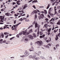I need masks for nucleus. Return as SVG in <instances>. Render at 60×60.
I'll return each mask as SVG.
<instances>
[{"label":"nucleus","mask_w":60,"mask_h":60,"mask_svg":"<svg viewBox=\"0 0 60 60\" xmlns=\"http://www.w3.org/2000/svg\"><path fill=\"white\" fill-rule=\"evenodd\" d=\"M0 19H1V20L0 21L1 22H4V21L3 20H4L5 21L6 20L7 18H6L4 19V17L2 16H0Z\"/></svg>","instance_id":"obj_1"},{"label":"nucleus","mask_w":60,"mask_h":60,"mask_svg":"<svg viewBox=\"0 0 60 60\" xmlns=\"http://www.w3.org/2000/svg\"><path fill=\"white\" fill-rule=\"evenodd\" d=\"M36 43L38 44V45H39V46H40L42 45V41H37L36 42Z\"/></svg>","instance_id":"obj_2"},{"label":"nucleus","mask_w":60,"mask_h":60,"mask_svg":"<svg viewBox=\"0 0 60 60\" xmlns=\"http://www.w3.org/2000/svg\"><path fill=\"white\" fill-rule=\"evenodd\" d=\"M21 24V22H20L17 25L16 24L15 25H14L13 26H14V30H15V31H16V30H17V29H16V28H17V26H18L19 25V24Z\"/></svg>","instance_id":"obj_3"},{"label":"nucleus","mask_w":60,"mask_h":60,"mask_svg":"<svg viewBox=\"0 0 60 60\" xmlns=\"http://www.w3.org/2000/svg\"><path fill=\"white\" fill-rule=\"evenodd\" d=\"M22 34L23 35H25V36H26L28 34H29V33L28 32L26 33V31L25 30L24 31H23L22 32Z\"/></svg>","instance_id":"obj_4"},{"label":"nucleus","mask_w":60,"mask_h":60,"mask_svg":"<svg viewBox=\"0 0 60 60\" xmlns=\"http://www.w3.org/2000/svg\"><path fill=\"white\" fill-rule=\"evenodd\" d=\"M44 16L43 14H41L38 17L39 19V20L41 19H43V17Z\"/></svg>","instance_id":"obj_5"},{"label":"nucleus","mask_w":60,"mask_h":60,"mask_svg":"<svg viewBox=\"0 0 60 60\" xmlns=\"http://www.w3.org/2000/svg\"><path fill=\"white\" fill-rule=\"evenodd\" d=\"M40 26V25L38 24L37 23H35V28H37V27H38V28H39Z\"/></svg>","instance_id":"obj_6"},{"label":"nucleus","mask_w":60,"mask_h":60,"mask_svg":"<svg viewBox=\"0 0 60 60\" xmlns=\"http://www.w3.org/2000/svg\"><path fill=\"white\" fill-rule=\"evenodd\" d=\"M29 50L30 51H33L34 50V49L33 47H31V48L29 49Z\"/></svg>","instance_id":"obj_7"},{"label":"nucleus","mask_w":60,"mask_h":60,"mask_svg":"<svg viewBox=\"0 0 60 60\" xmlns=\"http://www.w3.org/2000/svg\"><path fill=\"white\" fill-rule=\"evenodd\" d=\"M28 37H29L30 38V39H31V40H32V39H33V36H32V35H28Z\"/></svg>","instance_id":"obj_8"},{"label":"nucleus","mask_w":60,"mask_h":60,"mask_svg":"<svg viewBox=\"0 0 60 60\" xmlns=\"http://www.w3.org/2000/svg\"><path fill=\"white\" fill-rule=\"evenodd\" d=\"M24 55H27V56H28L29 55V54H30L29 53H28L27 52V51L26 52H25L24 53Z\"/></svg>","instance_id":"obj_9"},{"label":"nucleus","mask_w":60,"mask_h":60,"mask_svg":"<svg viewBox=\"0 0 60 60\" xmlns=\"http://www.w3.org/2000/svg\"><path fill=\"white\" fill-rule=\"evenodd\" d=\"M28 6L27 4H25L24 5L23 8V9H26L27 8Z\"/></svg>","instance_id":"obj_10"},{"label":"nucleus","mask_w":60,"mask_h":60,"mask_svg":"<svg viewBox=\"0 0 60 60\" xmlns=\"http://www.w3.org/2000/svg\"><path fill=\"white\" fill-rule=\"evenodd\" d=\"M20 1L19 0H18L16 2V4L18 5H19L20 4V3H19Z\"/></svg>","instance_id":"obj_11"},{"label":"nucleus","mask_w":60,"mask_h":60,"mask_svg":"<svg viewBox=\"0 0 60 60\" xmlns=\"http://www.w3.org/2000/svg\"><path fill=\"white\" fill-rule=\"evenodd\" d=\"M45 36V35L43 34V35L40 36V38H42V37H44Z\"/></svg>","instance_id":"obj_12"},{"label":"nucleus","mask_w":60,"mask_h":60,"mask_svg":"<svg viewBox=\"0 0 60 60\" xmlns=\"http://www.w3.org/2000/svg\"><path fill=\"white\" fill-rule=\"evenodd\" d=\"M33 34L34 37H35V38H36V35L34 33H33Z\"/></svg>","instance_id":"obj_13"},{"label":"nucleus","mask_w":60,"mask_h":60,"mask_svg":"<svg viewBox=\"0 0 60 60\" xmlns=\"http://www.w3.org/2000/svg\"><path fill=\"white\" fill-rule=\"evenodd\" d=\"M58 30V29H55L54 30V33H56L57 32V30Z\"/></svg>","instance_id":"obj_14"},{"label":"nucleus","mask_w":60,"mask_h":60,"mask_svg":"<svg viewBox=\"0 0 60 60\" xmlns=\"http://www.w3.org/2000/svg\"><path fill=\"white\" fill-rule=\"evenodd\" d=\"M29 32L30 33H33V30L32 29H31L29 31Z\"/></svg>","instance_id":"obj_15"},{"label":"nucleus","mask_w":60,"mask_h":60,"mask_svg":"<svg viewBox=\"0 0 60 60\" xmlns=\"http://www.w3.org/2000/svg\"><path fill=\"white\" fill-rule=\"evenodd\" d=\"M5 15L7 16H9V12H8L5 13Z\"/></svg>","instance_id":"obj_16"},{"label":"nucleus","mask_w":60,"mask_h":60,"mask_svg":"<svg viewBox=\"0 0 60 60\" xmlns=\"http://www.w3.org/2000/svg\"><path fill=\"white\" fill-rule=\"evenodd\" d=\"M57 25H60V20L58 21V22L57 23Z\"/></svg>","instance_id":"obj_17"},{"label":"nucleus","mask_w":60,"mask_h":60,"mask_svg":"<svg viewBox=\"0 0 60 60\" xmlns=\"http://www.w3.org/2000/svg\"><path fill=\"white\" fill-rule=\"evenodd\" d=\"M37 36H39V31L38 30V32L37 34Z\"/></svg>","instance_id":"obj_18"},{"label":"nucleus","mask_w":60,"mask_h":60,"mask_svg":"<svg viewBox=\"0 0 60 60\" xmlns=\"http://www.w3.org/2000/svg\"><path fill=\"white\" fill-rule=\"evenodd\" d=\"M58 39V37L57 36H56V38H55V40L56 41H57Z\"/></svg>","instance_id":"obj_19"},{"label":"nucleus","mask_w":60,"mask_h":60,"mask_svg":"<svg viewBox=\"0 0 60 60\" xmlns=\"http://www.w3.org/2000/svg\"><path fill=\"white\" fill-rule=\"evenodd\" d=\"M40 57L41 58H42V59H46V58H45V57H43V56H40Z\"/></svg>","instance_id":"obj_20"},{"label":"nucleus","mask_w":60,"mask_h":60,"mask_svg":"<svg viewBox=\"0 0 60 60\" xmlns=\"http://www.w3.org/2000/svg\"><path fill=\"white\" fill-rule=\"evenodd\" d=\"M34 2L36 3L37 2H38V1H37V0H34L32 2V3H33Z\"/></svg>","instance_id":"obj_21"},{"label":"nucleus","mask_w":60,"mask_h":60,"mask_svg":"<svg viewBox=\"0 0 60 60\" xmlns=\"http://www.w3.org/2000/svg\"><path fill=\"white\" fill-rule=\"evenodd\" d=\"M1 36L2 38H4V34H3V33H1Z\"/></svg>","instance_id":"obj_22"},{"label":"nucleus","mask_w":60,"mask_h":60,"mask_svg":"<svg viewBox=\"0 0 60 60\" xmlns=\"http://www.w3.org/2000/svg\"><path fill=\"white\" fill-rule=\"evenodd\" d=\"M35 57H36V55H34L32 56V58H33V59Z\"/></svg>","instance_id":"obj_23"},{"label":"nucleus","mask_w":60,"mask_h":60,"mask_svg":"<svg viewBox=\"0 0 60 60\" xmlns=\"http://www.w3.org/2000/svg\"><path fill=\"white\" fill-rule=\"evenodd\" d=\"M56 10H55V13L54 14V15H55V14H57V12L56 11Z\"/></svg>","instance_id":"obj_24"},{"label":"nucleus","mask_w":60,"mask_h":60,"mask_svg":"<svg viewBox=\"0 0 60 60\" xmlns=\"http://www.w3.org/2000/svg\"><path fill=\"white\" fill-rule=\"evenodd\" d=\"M47 25V24H45L44 25V27H48Z\"/></svg>","instance_id":"obj_25"},{"label":"nucleus","mask_w":60,"mask_h":60,"mask_svg":"<svg viewBox=\"0 0 60 60\" xmlns=\"http://www.w3.org/2000/svg\"><path fill=\"white\" fill-rule=\"evenodd\" d=\"M32 57H33V56L32 55H30L29 56V58H32Z\"/></svg>","instance_id":"obj_26"},{"label":"nucleus","mask_w":60,"mask_h":60,"mask_svg":"<svg viewBox=\"0 0 60 60\" xmlns=\"http://www.w3.org/2000/svg\"><path fill=\"white\" fill-rule=\"evenodd\" d=\"M45 20L46 21V22H48V20H49V19L47 18H46L45 19Z\"/></svg>","instance_id":"obj_27"},{"label":"nucleus","mask_w":60,"mask_h":60,"mask_svg":"<svg viewBox=\"0 0 60 60\" xmlns=\"http://www.w3.org/2000/svg\"><path fill=\"white\" fill-rule=\"evenodd\" d=\"M51 30V28H49L48 30V32H50Z\"/></svg>","instance_id":"obj_28"},{"label":"nucleus","mask_w":60,"mask_h":60,"mask_svg":"<svg viewBox=\"0 0 60 60\" xmlns=\"http://www.w3.org/2000/svg\"><path fill=\"white\" fill-rule=\"evenodd\" d=\"M25 41H28V39H27V38H25Z\"/></svg>","instance_id":"obj_29"},{"label":"nucleus","mask_w":60,"mask_h":60,"mask_svg":"<svg viewBox=\"0 0 60 60\" xmlns=\"http://www.w3.org/2000/svg\"><path fill=\"white\" fill-rule=\"evenodd\" d=\"M40 35H42V34H43V33L42 32L40 31Z\"/></svg>","instance_id":"obj_30"},{"label":"nucleus","mask_w":60,"mask_h":60,"mask_svg":"<svg viewBox=\"0 0 60 60\" xmlns=\"http://www.w3.org/2000/svg\"><path fill=\"white\" fill-rule=\"evenodd\" d=\"M4 34L5 35H7V34H9V33L7 32H4Z\"/></svg>","instance_id":"obj_31"},{"label":"nucleus","mask_w":60,"mask_h":60,"mask_svg":"<svg viewBox=\"0 0 60 60\" xmlns=\"http://www.w3.org/2000/svg\"><path fill=\"white\" fill-rule=\"evenodd\" d=\"M34 13H37V12L36 10H34Z\"/></svg>","instance_id":"obj_32"},{"label":"nucleus","mask_w":60,"mask_h":60,"mask_svg":"<svg viewBox=\"0 0 60 60\" xmlns=\"http://www.w3.org/2000/svg\"><path fill=\"white\" fill-rule=\"evenodd\" d=\"M44 12L45 13V14H47V11L45 10H44Z\"/></svg>","instance_id":"obj_33"},{"label":"nucleus","mask_w":60,"mask_h":60,"mask_svg":"<svg viewBox=\"0 0 60 60\" xmlns=\"http://www.w3.org/2000/svg\"><path fill=\"white\" fill-rule=\"evenodd\" d=\"M49 4L48 5V7H47V8H46V9H49Z\"/></svg>","instance_id":"obj_34"},{"label":"nucleus","mask_w":60,"mask_h":60,"mask_svg":"<svg viewBox=\"0 0 60 60\" xmlns=\"http://www.w3.org/2000/svg\"><path fill=\"white\" fill-rule=\"evenodd\" d=\"M23 20H24V19H22V18H21L20 19H19V20L20 21H22Z\"/></svg>","instance_id":"obj_35"},{"label":"nucleus","mask_w":60,"mask_h":60,"mask_svg":"<svg viewBox=\"0 0 60 60\" xmlns=\"http://www.w3.org/2000/svg\"><path fill=\"white\" fill-rule=\"evenodd\" d=\"M15 37H13L12 38H10V40H12V39H13V38H14Z\"/></svg>","instance_id":"obj_36"},{"label":"nucleus","mask_w":60,"mask_h":60,"mask_svg":"<svg viewBox=\"0 0 60 60\" xmlns=\"http://www.w3.org/2000/svg\"><path fill=\"white\" fill-rule=\"evenodd\" d=\"M16 37L17 38H19V34H17L16 35Z\"/></svg>","instance_id":"obj_37"},{"label":"nucleus","mask_w":60,"mask_h":60,"mask_svg":"<svg viewBox=\"0 0 60 60\" xmlns=\"http://www.w3.org/2000/svg\"><path fill=\"white\" fill-rule=\"evenodd\" d=\"M6 41V40H4L2 41V42L3 43H5Z\"/></svg>","instance_id":"obj_38"},{"label":"nucleus","mask_w":60,"mask_h":60,"mask_svg":"<svg viewBox=\"0 0 60 60\" xmlns=\"http://www.w3.org/2000/svg\"><path fill=\"white\" fill-rule=\"evenodd\" d=\"M8 36H9V35H8L7 36H5L6 37L5 38L6 39H7V37H8Z\"/></svg>","instance_id":"obj_39"},{"label":"nucleus","mask_w":60,"mask_h":60,"mask_svg":"<svg viewBox=\"0 0 60 60\" xmlns=\"http://www.w3.org/2000/svg\"><path fill=\"white\" fill-rule=\"evenodd\" d=\"M59 45L58 44L56 45V47H59Z\"/></svg>","instance_id":"obj_40"},{"label":"nucleus","mask_w":60,"mask_h":60,"mask_svg":"<svg viewBox=\"0 0 60 60\" xmlns=\"http://www.w3.org/2000/svg\"><path fill=\"white\" fill-rule=\"evenodd\" d=\"M58 36L60 37V33H59V34H58Z\"/></svg>","instance_id":"obj_41"},{"label":"nucleus","mask_w":60,"mask_h":60,"mask_svg":"<svg viewBox=\"0 0 60 60\" xmlns=\"http://www.w3.org/2000/svg\"><path fill=\"white\" fill-rule=\"evenodd\" d=\"M3 41V40L2 39H1L0 40V42H2Z\"/></svg>","instance_id":"obj_42"},{"label":"nucleus","mask_w":60,"mask_h":60,"mask_svg":"<svg viewBox=\"0 0 60 60\" xmlns=\"http://www.w3.org/2000/svg\"><path fill=\"white\" fill-rule=\"evenodd\" d=\"M33 0H30L29 1L28 3H30V2H31L32 1H33Z\"/></svg>","instance_id":"obj_43"},{"label":"nucleus","mask_w":60,"mask_h":60,"mask_svg":"<svg viewBox=\"0 0 60 60\" xmlns=\"http://www.w3.org/2000/svg\"><path fill=\"white\" fill-rule=\"evenodd\" d=\"M47 16L48 18H50L51 17H50V16L49 15H47Z\"/></svg>","instance_id":"obj_44"},{"label":"nucleus","mask_w":60,"mask_h":60,"mask_svg":"<svg viewBox=\"0 0 60 60\" xmlns=\"http://www.w3.org/2000/svg\"><path fill=\"white\" fill-rule=\"evenodd\" d=\"M14 24H16V20H15L14 22Z\"/></svg>","instance_id":"obj_45"},{"label":"nucleus","mask_w":60,"mask_h":60,"mask_svg":"<svg viewBox=\"0 0 60 60\" xmlns=\"http://www.w3.org/2000/svg\"><path fill=\"white\" fill-rule=\"evenodd\" d=\"M38 53L39 54H41V51H38Z\"/></svg>","instance_id":"obj_46"},{"label":"nucleus","mask_w":60,"mask_h":60,"mask_svg":"<svg viewBox=\"0 0 60 60\" xmlns=\"http://www.w3.org/2000/svg\"><path fill=\"white\" fill-rule=\"evenodd\" d=\"M46 48H49V47L48 45H46Z\"/></svg>","instance_id":"obj_47"},{"label":"nucleus","mask_w":60,"mask_h":60,"mask_svg":"<svg viewBox=\"0 0 60 60\" xmlns=\"http://www.w3.org/2000/svg\"><path fill=\"white\" fill-rule=\"evenodd\" d=\"M22 32H21L20 33H19V35H22Z\"/></svg>","instance_id":"obj_48"},{"label":"nucleus","mask_w":60,"mask_h":60,"mask_svg":"<svg viewBox=\"0 0 60 60\" xmlns=\"http://www.w3.org/2000/svg\"><path fill=\"white\" fill-rule=\"evenodd\" d=\"M49 40H46V42H48V43L49 42Z\"/></svg>","instance_id":"obj_49"},{"label":"nucleus","mask_w":60,"mask_h":60,"mask_svg":"<svg viewBox=\"0 0 60 60\" xmlns=\"http://www.w3.org/2000/svg\"><path fill=\"white\" fill-rule=\"evenodd\" d=\"M18 16V15H16V14H15V17H17Z\"/></svg>","instance_id":"obj_50"},{"label":"nucleus","mask_w":60,"mask_h":60,"mask_svg":"<svg viewBox=\"0 0 60 60\" xmlns=\"http://www.w3.org/2000/svg\"><path fill=\"white\" fill-rule=\"evenodd\" d=\"M53 19H54V18H52L51 20H50V22H51L52 21V20H53Z\"/></svg>","instance_id":"obj_51"},{"label":"nucleus","mask_w":60,"mask_h":60,"mask_svg":"<svg viewBox=\"0 0 60 60\" xmlns=\"http://www.w3.org/2000/svg\"><path fill=\"white\" fill-rule=\"evenodd\" d=\"M33 7H34V9H36V8L35 7V6L34 5L33 6Z\"/></svg>","instance_id":"obj_52"},{"label":"nucleus","mask_w":60,"mask_h":60,"mask_svg":"<svg viewBox=\"0 0 60 60\" xmlns=\"http://www.w3.org/2000/svg\"><path fill=\"white\" fill-rule=\"evenodd\" d=\"M4 11V10L3 9H2L1 10V11Z\"/></svg>","instance_id":"obj_53"},{"label":"nucleus","mask_w":60,"mask_h":60,"mask_svg":"<svg viewBox=\"0 0 60 60\" xmlns=\"http://www.w3.org/2000/svg\"><path fill=\"white\" fill-rule=\"evenodd\" d=\"M51 8H49V11H51Z\"/></svg>","instance_id":"obj_54"},{"label":"nucleus","mask_w":60,"mask_h":60,"mask_svg":"<svg viewBox=\"0 0 60 60\" xmlns=\"http://www.w3.org/2000/svg\"><path fill=\"white\" fill-rule=\"evenodd\" d=\"M35 21H34V22H33V23L32 24L34 25L35 24Z\"/></svg>","instance_id":"obj_55"},{"label":"nucleus","mask_w":60,"mask_h":60,"mask_svg":"<svg viewBox=\"0 0 60 60\" xmlns=\"http://www.w3.org/2000/svg\"><path fill=\"white\" fill-rule=\"evenodd\" d=\"M50 32H48V35H50Z\"/></svg>","instance_id":"obj_56"},{"label":"nucleus","mask_w":60,"mask_h":60,"mask_svg":"<svg viewBox=\"0 0 60 60\" xmlns=\"http://www.w3.org/2000/svg\"><path fill=\"white\" fill-rule=\"evenodd\" d=\"M55 4V2H54L53 3H52V5L53 6V5H54V4Z\"/></svg>","instance_id":"obj_57"},{"label":"nucleus","mask_w":60,"mask_h":60,"mask_svg":"<svg viewBox=\"0 0 60 60\" xmlns=\"http://www.w3.org/2000/svg\"><path fill=\"white\" fill-rule=\"evenodd\" d=\"M27 56V55H23V57H26V56Z\"/></svg>","instance_id":"obj_58"},{"label":"nucleus","mask_w":60,"mask_h":60,"mask_svg":"<svg viewBox=\"0 0 60 60\" xmlns=\"http://www.w3.org/2000/svg\"><path fill=\"white\" fill-rule=\"evenodd\" d=\"M21 12H22V13H24V11L22 10L21 11Z\"/></svg>","instance_id":"obj_59"},{"label":"nucleus","mask_w":60,"mask_h":60,"mask_svg":"<svg viewBox=\"0 0 60 60\" xmlns=\"http://www.w3.org/2000/svg\"><path fill=\"white\" fill-rule=\"evenodd\" d=\"M56 6L55 7H54V10H56Z\"/></svg>","instance_id":"obj_60"},{"label":"nucleus","mask_w":60,"mask_h":60,"mask_svg":"<svg viewBox=\"0 0 60 60\" xmlns=\"http://www.w3.org/2000/svg\"><path fill=\"white\" fill-rule=\"evenodd\" d=\"M36 10L38 11V12H40V11H39V10L38 9H36Z\"/></svg>","instance_id":"obj_61"},{"label":"nucleus","mask_w":60,"mask_h":60,"mask_svg":"<svg viewBox=\"0 0 60 60\" xmlns=\"http://www.w3.org/2000/svg\"><path fill=\"white\" fill-rule=\"evenodd\" d=\"M16 3H15V2H13V4L14 5V4H16Z\"/></svg>","instance_id":"obj_62"},{"label":"nucleus","mask_w":60,"mask_h":60,"mask_svg":"<svg viewBox=\"0 0 60 60\" xmlns=\"http://www.w3.org/2000/svg\"><path fill=\"white\" fill-rule=\"evenodd\" d=\"M30 45H33V43L32 42H30Z\"/></svg>","instance_id":"obj_63"},{"label":"nucleus","mask_w":60,"mask_h":60,"mask_svg":"<svg viewBox=\"0 0 60 60\" xmlns=\"http://www.w3.org/2000/svg\"><path fill=\"white\" fill-rule=\"evenodd\" d=\"M58 12V13H60V10H59Z\"/></svg>","instance_id":"obj_64"}]
</instances>
